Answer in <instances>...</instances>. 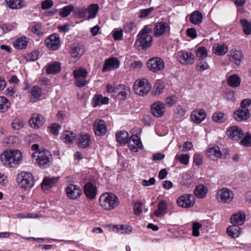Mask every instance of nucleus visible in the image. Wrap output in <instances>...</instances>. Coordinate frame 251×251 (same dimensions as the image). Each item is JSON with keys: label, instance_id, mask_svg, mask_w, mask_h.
I'll return each mask as SVG.
<instances>
[{"label": "nucleus", "instance_id": "f257e3e1", "mask_svg": "<svg viewBox=\"0 0 251 251\" xmlns=\"http://www.w3.org/2000/svg\"><path fill=\"white\" fill-rule=\"evenodd\" d=\"M2 164L6 167L15 168L22 162V152L17 150L4 151L0 156Z\"/></svg>", "mask_w": 251, "mask_h": 251}, {"label": "nucleus", "instance_id": "f03ea898", "mask_svg": "<svg viewBox=\"0 0 251 251\" xmlns=\"http://www.w3.org/2000/svg\"><path fill=\"white\" fill-rule=\"evenodd\" d=\"M151 31L149 26L146 25L138 34L134 46L139 50H145L151 46L152 38L149 34Z\"/></svg>", "mask_w": 251, "mask_h": 251}, {"label": "nucleus", "instance_id": "7ed1b4c3", "mask_svg": "<svg viewBox=\"0 0 251 251\" xmlns=\"http://www.w3.org/2000/svg\"><path fill=\"white\" fill-rule=\"evenodd\" d=\"M99 203L100 206L106 210L111 211L120 204L118 197L112 193H103L99 198Z\"/></svg>", "mask_w": 251, "mask_h": 251}, {"label": "nucleus", "instance_id": "20e7f679", "mask_svg": "<svg viewBox=\"0 0 251 251\" xmlns=\"http://www.w3.org/2000/svg\"><path fill=\"white\" fill-rule=\"evenodd\" d=\"M16 179L19 186L25 189L31 188L34 184L33 176L30 173L22 172L17 175Z\"/></svg>", "mask_w": 251, "mask_h": 251}, {"label": "nucleus", "instance_id": "39448f33", "mask_svg": "<svg viewBox=\"0 0 251 251\" xmlns=\"http://www.w3.org/2000/svg\"><path fill=\"white\" fill-rule=\"evenodd\" d=\"M135 93L140 96H143L149 93L151 89V85L148 79L143 78L136 80L133 85Z\"/></svg>", "mask_w": 251, "mask_h": 251}, {"label": "nucleus", "instance_id": "423d86ee", "mask_svg": "<svg viewBox=\"0 0 251 251\" xmlns=\"http://www.w3.org/2000/svg\"><path fill=\"white\" fill-rule=\"evenodd\" d=\"M73 75L75 78V85L78 87H83L88 83L86 79L88 72L85 69L78 68L73 71Z\"/></svg>", "mask_w": 251, "mask_h": 251}, {"label": "nucleus", "instance_id": "0eeeda50", "mask_svg": "<svg viewBox=\"0 0 251 251\" xmlns=\"http://www.w3.org/2000/svg\"><path fill=\"white\" fill-rule=\"evenodd\" d=\"M216 197L219 201L224 203H228L233 200L234 194L230 190L222 188L217 191Z\"/></svg>", "mask_w": 251, "mask_h": 251}, {"label": "nucleus", "instance_id": "6e6552de", "mask_svg": "<svg viewBox=\"0 0 251 251\" xmlns=\"http://www.w3.org/2000/svg\"><path fill=\"white\" fill-rule=\"evenodd\" d=\"M177 205L183 208L192 207L195 203V198L191 194H184L179 197L177 200Z\"/></svg>", "mask_w": 251, "mask_h": 251}, {"label": "nucleus", "instance_id": "1a4fd4ad", "mask_svg": "<svg viewBox=\"0 0 251 251\" xmlns=\"http://www.w3.org/2000/svg\"><path fill=\"white\" fill-rule=\"evenodd\" d=\"M60 42L59 35L52 34L45 40V44L50 50H56L59 48Z\"/></svg>", "mask_w": 251, "mask_h": 251}, {"label": "nucleus", "instance_id": "9d476101", "mask_svg": "<svg viewBox=\"0 0 251 251\" xmlns=\"http://www.w3.org/2000/svg\"><path fill=\"white\" fill-rule=\"evenodd\" d=\"M128 147L131 151L133 152H138L140 149L143 148V145L140 138L136 135H131L127 143Z\"/></svg>", "mask_w": 251, "mask_h": 251}, {"label": "nucleus", "instance_id": "9b49d317", "mask_svg": "<svg viewBox=\"0 0 251 251\" xmlns=\"http://www.w3.org/2000/svg\"><path fill=\"white\" fill-rule=\"evenodd\" d=\"M93 129L96 136H103L107 132L105 122L102 120H96L93 123Z\"/></svg>", "mask_w": 251, "mask_h": 251}, {"label": "nucleus", "instance_id": "f8f14e48", "mask_svg": "<svg viewBox=\"0 0 251 251\" xmlns=\"http://www.w3.org/2000/svg\"><path fill=\"white\" fill-rule=\"evenodd\" d=\"M226 134L230 138L237 141L243 137L244 132L241 128L234 126L230 127L227 130Z\"/></svg>", "mask_w": 251, "mask_h": 251}, {"label": "nucleus", "instance_id": "ddd939ff", "mask_svg": "<svg viewBox=\"0 0 251 251\" xmlns=\"http://www.w3.org/2000/svg\"><path fill=\"white\" fill-rule=\"evenodd\" d=\"M36 162L40 167H45L49 162L51 154L49 151L44 150L38 152Z\"/></svg>", "mask_w": 251, "mask_h": 251}, {"label": "nucleus", "instance_id": "4468645a", "mask_svg": "<svg viewBox=\"0 0 251 251\" xmlns=\"http://www.w3.org/2000/svg\"><path fill=\"white\" fill-rule=\"evenodd\" d=\"M250 111L248 108L241 107L233 113V117L237 121H245L250 118Z\"/></svg>", "mask_w": 251, "mask_h": 251}, {"label": "nucleus", "instance_id": "2eb2a0df", "mask_svg": "<svg viewBox=\"0 0 251 251\" xmlns=\"http://www.w3.org/2000/svg\"><path fill=\"white\" fill-rule=\"evenodd\" d=\"M120 66V61L117 58L112 57L105 60L102 71L105 72L111 70L118 68Z\"/></svg>", "mask_w": 251, "mask_h": 251}, {"label": "nucleus", "instance_id": "dca6fc26", "mask_svg": "<svg viewBox=\"0 0 251 251\" xmlns=\"http://www.w3.org/2000/svg\"><path fill=\"white\" fill-rule=\"evenodd\" d=\"M66 194L68 198L75 200L79 197L81 194L80 188L75 185L71 184L66 188Z\"/></svg>", "mask_w": 251, "mask_h": 251}, {"label": "nucleus", "instance_id": "f3484780", "mask_svg": "<svg viewBox=\"0 0 251 251\" xmlns=\"http://www.w3.org/2000/svg\"><path fill=\"white\" fill-rule=\"evenodd\" d=\"M85 52L84 46L81 44H74L72 45L70 54L73 58H79Z\"/></svg>", "mask_w": 251, "mask_h": 251}, {"label": "nucleus", "instance_id": "a211bd4d", "mask_svg": "<svg viewBox=\"0 0 251 251\" xmlns=\"http://www.w3.org/2000/svg\"><path fill=\"white\" fill-rule=\"evenodd\" d=\"M206 155L211 160L215 161L222 158L224 155L222 154L219 147L214 146L208 148Z\"/></svg>", "mask_w": 251, "mask_h": 251}, {"label": "nucleus", "instance_id": "6ab92c4d", "mask_svg": "<svg viewBox=\"0 0 251 251\" xmlns=\"http://www.w3.org/2000/svg\"><path fill=\"white\" fill-rule=\"evenodd\" d=\"M45 119L42 115L39 114H34L29 121V124L32 128L37 129L44 123Z\"/></svg>", "mask_w": 251, "mask_h": 251}, {"label": "nucleus", "instance_id": "aec40b11", "mask_svg": "<svg viewBox=\"0 0 251 251\" xmlns=\"http://www.w3.org/2000/svg\"><path fill=\"white\" fill-rule=\"evenodd\" d=\"M206 116L204 110L200 109L192 112L191 115V118L194 123L199 124L205 119Z\"/></svg>", "mask_w": 251, "mask_h": 251}, {"label": "nucleus", "instance_id": "412c9836", "mask_svg": "<svg viewBox=\"0 0 251 251\" xmlns=\"http://www.w3.org/2000/svg\"><path fill=\"white\" fill-rule=\"evenodd\" d=\"M92 143L90 136L87 134H80L77 138L76 144L80 148L84 149L90 146Z\"/></svg>", "mask_w": 251, "mask_h": 251}, {"label": "nucleus", "instance_id": "4be33fe9", "mask_svg": "<svg viewBox=\"0 0 251 251\" xmlns=\"http://www.w3.org/2000/svg\"><path fill=\"white\" fill-rule=\"evenodd\" d=\"M246 215L242 211H239L233 214L230 218V222L233 225L238 226L243 225L245 221Z\"/></svg>", "mask_w": 251, "mask_h": 251}, {"label": "nucleus", "instance_id": "5701e85b", "mask_svg": "<svg viewBox=\"0 0 251 251\" xmlns=\"http://www.w3.org/2000/svg\"><path fill=\"white\" fill-rule=\"evenodd\" d=\"M84 192L87 198L92 200L96 197L97 188L92 183L88 182L84 187Z\"/></svg>", "mask_w": 251, "mask_h": 251}, {"label": "nucleus", "instance_id": "b1692460", "mask_svg": "<svg viewBox=\"0 0 251 251\" xmlns=\"http://www.w3.org/2000/svg\"><path fill=\"white\" fill-rule=\"evenodd\" d=\"M179 61L181 64H192L194 62V55L191 52L181 51L179 56Z\"/></svg>", "mask_w": 251, "mask_h": 251}, {"label": "nucleus", "instance_id": "393cba45", "mask_svg": "<svg viewBox=\"0 0 251 251\" xmlns=\"http://www.w3.org/2000/svg\"><path fill=\"white\" fill-rule=\"evenodd\" d=\"M109 99L108 97H103L101 95H95L92 99V104L94 107L102 104H107L109 103Z\"/></svg>", "mask_w": 251, "mask_h": 251}, {"label": "nucleus", "instance_id": "a878e982", "mask_svg": "<svg viewBox=\"0 0 251 251\" xmlns=\"http://www.w3.org/2000/svg\"><path fill=\"white\" fill-rule=\"evenodd\" d=\"M170 26L165 22H158V37L165 34H170Z\"/></svg>", "mask_w": 251, "mask_h": 251}, {"label": "nucleus", "instance_id": "bb28decb", "mask_svg": "<svg viewBox=\"0 0 251 251\" xmlns=\"http://www.w3.org/2000/svg\"><path fill=\"white\" fill-rule=\"evenodd\" d=\"M208 189L207 187L202 184L196 186L194 190L195 196L199 199L205 198Z\"/></svg>", "mask_w": 251, "mask_h": 251}, {"label": "nucleus", "instance_id": "cd10ccee", "mask_svg": "<svg viewBox=\"0 0 251 251\" xmlns=\"http://www.w3.org/2000/svg\"><path fill=\"white\" fill-rule=\"evenodd\" d=\"M228 86L232 88H236L239 86L241 83V78L237 75H230L227 79Z\"/></svg>", "mask_w": 251, "mask_h": 251}, {"label": "nucleus", "instance_id": "c85d7f7f", "mask_svg": "<svg viewBox=\"0 0 251 251\" xmlns=\"http://www.w3.org/2000/svg\"><path fill=\"white\" fill-rule=\"evenodd\" d=\"M241 228L239 226L233 225L227 227L226 232L228 236L232 238L239 236L241 232Z\"/></svg>", "mask_w": 251, "mask_h": 251}, {"label": "nucleus", "instance_id": "c756f323", "mask_svg": "<svg viewBox=\"0 0 251 251\" xmlns=\"http://www.w3.org/2000/svg\"><path fill=\"white\" fill-rule=\"evenodd\" d=\"M128 136V133L126 131H118L116 134V140L120 144H126L129 138Z\"/></svg>", "mask_w": 251, "mask_h": 251}, {"label": "nucleus", "instance_id": "7c9ffc66", "mask_svg": "<svg viewBox=\"0 0 251 251\" xmlns=\"http://www.w3.org/2000/svg\"><path fill=\"white\" fill-rule=\"evenodd\" d=\"M202 18V13L198 10H196L190 14V21L193 24L199 25L201 22Z\"/></svg>", "mask_w": 251, "mask_h": 251}, {"label": "nucleus", "instance_id": "2f4dec72", "mask_svg": "<svg viewBox=\"0 0 251 251\" xmlns=\"http://www.w3.org/2000/svg\"><path fill=\"white\" fill-rule=\"evenodd\" d=\"M60 70L61 64L59 62H54L48 65L46 69V72L49 74H55L59 73Z\"/></svg>", "mask_w": 251, "mask_h": 251}, {"label": "nucleus", "instance_id": "473e14b6", "mask_svg": "<svg viewBox=\"0 0 251 251\" xmlns=\"http://www.w3.org/2000/svg\"><path fill=\"white\" fill-rule=\"evenodd\" d=\"M99 7L97 4H90L87 8V20L94 18L98 11Z\"/></svg>", "mask_w": 251, "mask_h": 251}, {"label": "nucleus", "instance_id": "72a5a7b5", "mask_svg": "<svg viewBox=\"0 0 251 251\" xmlns=\"http://www.w3.org/2000/svg\"><path fill=\"white\" fill-rule=\"evenodd\" d=\"M114 227L116 229L117 232L120 234H129L132 230V227L130 226L117 225H114Z\"/></svg>", "mask_w": 251, "mask_h": 251}, {"label": "nucleus", "instance_id": "f704fd0d", "mask_svg": "<svg viewBox=\"0 0 251 251\" xmlns=\"http://www.w3.org/2000/svg\"><path fill=\"white\" fill-rule=\"evenodd\" d=\"M228 50V48L225 44L216 45L213 47V52L218 55H225Z\"/></svg>", "mask_w": 251, "mask_h": 251}, {"label": "nucleus", "instance_id": "c9c22d12", "mask_svg": "<svg viewBox=\"0 0 251 251\" xmlns=\"http://www.w3.org/2000/svg\"><path fill=\"white\" fill-rule=\"evenodd\" d=\"M28 43V41L26 38L22 37L18 38L14 43V47L18 50H22L26 48Z\"/></svg>", "mask_w": 251, "mask_h": 251}, {"label": "nucleus", "instance_id": "e433bc0d", "mask_svg": "<svg viewBox=\"0 0 251 251\" xmlns=\"http://www.w3.org/2000/svg\"><path fill=\"white\" fill-rule=\"evenodd\" d=\"M58 181V178L46 177L42 183V187L43 189H48L52 187Z\"/></svg>", "mask_w": 251, "mask_h": 251}, {"label": "nucleus", "instance_id": "4c0bfd02", "mask_svg": "<svg viewBox=\"0 0 251 251\" xmlns=\"http://www.w3.org/2000/svg\"><path fill=\"white\" fill-rule=\"evenodd\" d=\"M8 6L11 9H20L24 5L23 0H6Z\"/></svg>", "mask_w": 251, "mask_h": 251}, {"label": "nucleus", "instance_id": "58836bf2", "mask_svg": "<svg viewBox=\"0 0 251 251\" xmlns=\"http://www.w3.org/2000/svg\"><path fill=\"white\" fill-rule=\"evenodd\" d=\"M30 94L32 96L31 99H33L34 101L39 100L42 96V90L39 87L34 86L31 90Z\"/></svg>", "mask_w": 251, "mask_h": 251}, {"label": "nucleus", "instance_id": "ea45409f", "mask_svg": "<svg viewBox=\"0 0 251 251\" xmlns=\"http://www.w3.org/2000/svg\"><path fill=\"white\" fill-rule=\"evenodd\" d=\"M10 102L4 97H0V113H4L8 110Z\"/></svg>", "mask_w": 251, "mask_h": 251}, {"label": "nucleus", "instance_id": "a19ab883", "mask_svg": "<svg viewBox=\"0 0 251 251\" xmlns=\"http://www.w3.org/2000/svg\"><path fill=\"white\" fill-rule=\"evenodd\" d=\"M74 10L75 7L72 4H69L62 8L59 11V15L62 18H65L69 16Z\"/></svg>", "mask_w": 251, "mask_h": 251}, {"label": "nucleus", "instance_id": "79ce46f5", "mask_svg": "<svg viewBox=\"0 0 251 251\" xmlns=\"http://www.w3.org/2000/svg\"><path fill=\"white\" fill-rule=\"evenodd\" d=\"M147 68L150 71L155 73L157 71V57L151 58L147 63Z\"/></svg>", "mask_w": 251, "mask_h": 251}, {"label": "nucleus", "instance_id": "37998d69", "mask_svg": "<svg viewBox=\"0 0 251 251\" xmlns=\"http://www.w3.org/2000/svg\"><path fill=\"white\" fill-rule=\"evenodd\" d=\"M167 212V203L165 201H161L158 203V217L163 216Z\"/></svg>", "mask_w": 251, "mask_h": 251}, {"label": "nucleus", "instance_id": "c03bdc74", "mask_svg": "<svg viewBox=\"0 0 251 251\" xmlns=\"http://www.w3.org/2000/svg\"><path fill=\"white\" fill-rule=\"evenodd\" d=\"M232 60L237 65H239L243 58V53L240 50H234L231 53Z\"/></svg>", "mask_w": 251, "mask_h": 251}, {"label": "nucleus", "instance_id": "a18cd8bd", "mask_svg": "<svg viewBox=\"0 0 251 251\" xmlns=\"http://www.w3.org/2000/svg\"><path fill=\"white\" fill-rule=\"evenodd\" d=\"M212 119L215 122L222 123L226 121V118L224 113L218 111L213 114Z\"/></svg>", "mask_w": 251, "mask_h": 251}, {"label": "nucleus", "instance_id": "49530a36", "mask_svg": "<svg viewBox=\"0 0 251 251\" xmlns=\"http://www.w3.org/2000/svg\"><path fill=\"white\" fill-rule=\"evenodd\" d=\"M74 13L76 16L80 18L87 20V8L85 7L76 8Z\"/></svg>", "mask_w": 251, "mask_h": 251}, {"label": "nucleus", "instance_id": "de8ad7c7", "mask_svg": "<svg viewBox=\"0 0 251 251\" xmlns=\"http://www.w3.org/2000/svg\"><path fill=\"white\" fill-rule=\"evenodd\" d=\"M240 22L242 24L244 33L247 35H250L251 33V23L245 19L241 20Z\"/></svg>", "mask_w": 251, "mask_h": 251}, {"label": "nucleus", "instance_id": "09e8293b", "mask_svg": "<svg viewBox=\"0 0 251 251\" xmlns=\"http://www.w3.org/2000/svg\"><path fill=\"white\" fill-rule=\"evenodd\" d=\"M11 126L14 130H19L24 127V124L22 119L16 118L12 122Z\"/></svg>", "mask_w": 251, "mask_h": 251}, {"label": "nucleus", "instance_id": "8fccbe9b", "mask_svg": "<svg viewBox=\"0 0 251 251\" xmlns=\"http://www.w3.org/2000/svg\"><path fill=\"white\" fill-rule=\"evenodd\" d=\"M196 56L199 57V59H205L207 56V50L203 47H201L198 48L196 50Z\"/></svg>", "mask_w": 251, "mask_h": 251}, {"label": "nucleus", "instance_id": "3c124183", "mask_svg": "<svg viewBox=\"0 0 251 251\" xmlns=\"http://www.w3.org/2000/svg\"><path fill=\"white\" fill-rule=\"evenodd\" d=\"M62 139L66 144L72 143L75 139L74 133L69 131H65L62 136Z\"/></svg>", "mask_w": 251, "mask_h": 251}, {"label": "nucleus", "instance_id": "603ef678", "mask_svg": "<svg viewBox=\"0 0 251 251\" xmlns=\"http://www.w3.org/2000/svg\"><path fill=\"white\" fill-rule=\"evenodd\" d=\"M209 67V65L205 59H199V62L196 65V69L198 71H203Z\"/></svg>", "mask_w": 251, "mask_h": 251}, {"label": "nucleus", "instance_id": "864d4df0", "mask_svg": "<svg viewBox=\"0 0 251 251\" xmlns=\"http://www.w3.org/2000/svg\"><path fill=\"white\" fill-rule=\"evenodd\" d=\"M120 91H118V95L122 96V99H126L129 93V89L124 84H119Z\"/></svg>", "mask_w": 251, "mask_h": 251}, {"label": "nucleus", "instance_id": "5fc2aeb1", "mask_svg": "<svg viewBox=\"0 0 251 251\" xmlns=\"http://www.w3.org/2000/svg\"><path fill=\"white\" fill-rule=\"evenodd\" d=\"M240 144L247 147L251 146V134L249 132L246 133L245 137L241 140Z\"/></svg>", "mask_w": 251, "mask_h": 251}, {"label": "nucleus", "instance_id": "6e6d98bb", "mask_svg": "<svg viewBox=\"0 0 251 251\" xmlns=\"http://www.w3.org/2000/svg\"><path fill=\"white\" fill-rule=\"evenodd\" d=\"M189 158L190 156L187 154L176 155V160L179 161L181 164L185 165L188 164Z\"/></svg>", "mask_w": 251, "mask_h": 251}, {"label": "nucleus", "instance_id": "4d7b16f0", "mask_svg": "<svg viewBox=\"0 0 251 251\" xmlns=\"http://www.w3.org/2000/svg\"><path fill=\"white\" fill-rule=\"evenodd\" d=\"M202 226V225L198 222H195L192 226V235L195 237H198L200 235L199 229Z\"/></svg>", "mask_w": 251, "mask_h": 251}, {"label": "nucleus", "instance_id": "13d9d810", "mask_svg": "<svg viewBox=\"0 0 251 251\" xmlns=\"http://www.w3.org/2000/svg\"><path fill=\"white\" fill-rule=\"evenodd\" d=\"M106 92L108 93L116 94L118 93V91L120 90L119 85L116 86L107 84L106 85Z\"/></svg>", "mask_w": 251, "mask_h": 251}, {"label": "nucleus", "instance_id": "bf43d9fd", "mask_svg": "<svg viewBox=\"0 0 251 251\" xmlns=\"http://www.w3.org/2000/svg\"><path fill=\"white\" fill-rule=\"evenodd\" d=\"M50 129V132H51L54 135L57 136L59 134V131L61 128V126L57 124H52L49 127Z\"/></svg>", "mask_w": 251, "mask_h": 251}, {"label": "nucleus", "instance_id": "052dcab7", "mask_svg": "<svg viewBox=\"0 0 251 251\" xmlns=\"http://www.w3.org/2000/svg\"><path fill=\"white\" fill-rule=\"evenodd\" d=\"M157 115L158 118L163 116L165 112V105L163 102L158 101Z\"/></svg>", "mask_w": 251, "mask_h": 251}, {"label": "nucleus", "instance_id": "680f3d73", "mask_svg": "<svg viewBox=\"0 0 251 251\" xmlns=\"http://www.w3.org/2000/svg\"><path fill=\"white\" fill-rule=\"evenodd\" d=\"M154 9L153 7H150L147 9H144L140 10V15L139 17L140 18H144L149 16L152 10Z\"/></svg>", "mask_w": 251, "mask_h": 251}, {"label": "nucleus", "instance_id": "e2e57ef3", "mask_svg": "<svg viewBox=\"0 0 251 251\" xmlns=\"http://www.w3.org/2000/svg\"><path fill=\"white\" fill-rule=\"evenodd\" d=\"M53 5L52 0H45L41 3V8L43 9H48L50 8Z\"/></svg>", "mask_w": 251, "mask_h": 251}, {"label": "nucleus", "instance_id": "0e129e2a", "mask_svg": "<svg viewBox=\"0 0 251 251\" xmlns=\"http://www.w3.org/2000/svg\"><path fill=\"white\" fill-rule=\"evenodd\" d=\"M224 98L228 101H234L235 98L234 92L229 91L226 92L224 94Z\"/></svg>", "mask_w": 251, "mask_h": 251}, {"label": "nucleus", "instance_id": "69168bd1", "mask_svg": "<svg viewBox=\"0 0 251 251\" xmlns=\"http://www.w3.org/2000/svg\"><path fill=\"white\" fill-rule=\"evenodd\" d=\"M41 25L39 24H36L32 26L31 31L33 33L36 34L38 36H40L43 35V33L41 31Z\"/></svg>", "mask_w": 251, "mask_h": 251}, {"label": "nucleus", "instance_id": "338daca9", "mask_svg": "<svg viewBox=\"0 0 251 251\" xmlns=\"http://www.w3.org/2000/svg\"><path fill=\"white\" fill-rule=\"evenodd\" d=\"M142 203L141 202L137 201L135 203L134 205V213L136 215H139L142 213Z\"/></svg>", "mask_w": 251, "mask_h": 251}, {"label": "nucleus", "instance_id": "774afa93", "mask_svg": "<svg viewBox=\"0 0 251 251\" xmlns=\"http://www.w3.org/2000/svg\"><path fill=\"white\" fill-rule=\"evenodd\" d=\"M143 66V63L141 61H134L131 64V68L133 70H140Z\"/></svg>", "mask_w": 251, "mask_h": 251}]
</instances>
